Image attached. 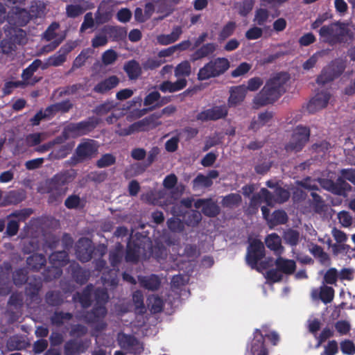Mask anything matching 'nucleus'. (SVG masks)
Masks as SVG:
<instances>
[{"mask_svg":"<svg viewBox=\"0 0 355 355\" xmlns=\"http://www.w3.org/2000/svg\"><path fill=\"white\" fill-rule=\"evenodd\" d=\"M289 79L286 73H279L270 78L262 89L253 99V103L257 107L273 104L285 93V85Z\"/></svg>","mask_w":355,"mask_h":355,"instance_id":"obj_1","label":"nucleus"},{"mask_svg":"<svg viewBox=\"0 0 355 355\" xmlns=\"http://www.w3.org/2000/svg\"><path fill=\"white\" fill-rule=\"evenodd\" d=\"M320 42L331 46L346 43L353 37L348 25L340 21L331 22L320 27L318 31Z\"/></svg>","mask_w":355,"mask_h":355,"instance_id":"obj_2","label":"nucleus"},{"mask_svg":"<svg viewBox=\"0 0 355 355\" xmlns=\"http://www.w3.org/2000/svg\"><path fill=\"white\" fill-rule=\"evenodd\" d=\"M30 10L19 7H13L7 15V21L11 26H25L31 19L42 17L44 15L45 6L37 5V1H33Z\"/></svg>","mask_w":355,"mask_h":355,"instance_id":"obj_3","label":"nucleus"},{"mask_svg":"<svg viewBox=\"0 0 355 355\" xmlns=\"http://www.w3.org/2000/svg\"><path fill=\"white\" fill-rule=\"evenodd\" d=\"M230 63L226 58H216L209 60L197 74L200 81L207 80L211 78H217L224 74L230 68Z\"/></svg>","mask_w":355,"mask_h":355,"instance_id":"obj_4","label":"nucleus"},{"mask_svg":"<svg viewBox=\"0 0 355 355\" xmlns=\"http://www.w3.org/2000/svg\"><path fill=\"white\" fill-rule=\"evenodd\" d=\"M100 120L94 116H90L85 121L78 123H70L62 131L64 139L69 137H78L86 135L93 131L98 125Z\"/></svg>","mask_w":355,"mask_h":355,"instance_id":"obj_5","label":"nucleus"},{"mask_svg":"<svg viewBox=\"0 0 355 355\" xmlns=\"http://www.w3.org/2000/svg\"><path fill=\"white\" fill-rule=\"evenodd\" d=\"M346 68L345 61L336 58L324 67L320 74L317 77L316 82L318 85H324L340 77Z\"/></svg>","mask_w":355,"mask_h":355,"instance_id":"obj_6","label":"nucleus"},{"mask_svg":"<svg viewBox=\"0 0 355 355\" xmlns=\"http://www.w3.org/2000/svg\"><path fill=\"white\" fill-rule=\"evenodd\" d=\"M310 138V129L302 125H297L293 130L289 141L285 145L287 153L300 152Z\"/></svg>","mask_w":355,"mask_h":355,"instance_id":"obj_7","label":"nucleus"},{"mask_svg":"<svg viewBox=\"0 0 355 355\" xmlns=\"http://www.w3.org/2000/svg\"><path fill=\"white\" fill-rule=\"evenodd\" d=\"M160 118L161 114L153 113L130 125L124 130L125 135H130L135 132H146L153 130L162 124V122L159 121Z\"/></svg>","mask_w":355,"mask_h":355,"instance_id":"obj_8","label":"nucleus"},{"mask_svg":"<svg viewBox=\"0 0 355 355\" xmlns=\"http://www.w3.org/2000/svg\"><path fill=\"white\" fill-rule=\"evenodd\" d=\"M265 257V248L263 243L257 239H253L250 241L247 248L245 256L246 263L252 269H257L258 262Z\"/></svg>","mask_w":355,"mask_h":355,"instance_id":"obj_9","label":"nucleus"},{"mask_svg":"<svg viewBox=\"0 0 355 355\" xmlns=\"http://www.w3.org/2000/svg\"><path fill=\"white\" fill-rule=\"evenodd\" d=\"M73 180V177L67 171L55 174L46 182L44 192H52L54 191H64L63 187L67 185Z\"/></svg>","mask_w":355,"mask_h":355,"instance_id":"obj_10","label":"nucleus"},{"mask_svg":"<svg viewBox=\"0 0 355 355\" xmlns=\"http://www.w3.org/2000/svg\"><path fill=\"white\" fill-rule=\"evenodd\" d=\"M228 114V109L225 105L214 106L199 112L196 115V119L201 121H216L224 119Z\"/></svg>","mask_w":355,"mask_h":355,"instance_id":"obj_11","label":"nucleus"},{"mask_svg":"<svg viewBox=\"0 0 355 355\" xmlns=\"http://www.w3.org/2000/svg\"><path fill=\"white\" fill-rule=\"evenodd\" d=\"M12 270V265L8 261H3L0 265V295H7L11 292L10 275Z\"/></svg>","mask_w":355,"mask_h":355,"instance_id":"obj_12","label":"nucleus"},{"mask_svg":"<svg viewBox=\"0 0 355 355\" xmlns=\"http://www.w3.org/2000/svg\"><path fill=\"white\" fill-rule=\"evenodd\" d=\"M107 313L105 306L94 304L90 311H85L83 315V320L87 324H96L102 322Z\"/></svg>","mask_w":355,"mask_h":355,"instance_id":"obj_13","label":"nucleus"},{"mask_svg":"<svg viewBox=\"0 0 355 355\" xmlns=\"http://www.w3.org/2000/svg\"><path fill=\"white\" fill-rule=\"evenodd\" d=\"M330 97L331 94L327 91H322L317 93L309 101L307 105L308 111L310 113H314L319 110L326 107L329 103Z\"/></svg>","mask_w":355,"mask_h":355,"instance_id":"obj_14","label":"nucleus"},{"mask_svg":"<svg viewBox=\"0 0 355 355\" xmlns=\"http://www.w3.org/2000/svg\"><path fill=\"white\" fill-rule=\"evenodd\" d=\"M72 43H67L62 46L59 51L48 59L47 64L49 66L58 67L62 65L67 60V55L74 49Z\"/></svg>","mask_w":355,"mask_h":355,"instance_id":"obj_15","label":"nucleus"},{"mask_svg":"<svg viewBox=\"0 0 355 355\" xmlns=\"http://www.w3.org/2000/svg\"><path fill=\"white\" fill-rule=\"evenodd\" d=\"M94 248L87 239H80L76 245V254L82 262H87L92 258Z\"/></svg>","mask_w":355,"mask_h":355,"instance_id":"obj_16","label":"nucleus"},{"mask_svg":"<svg viewBox=\"0 0 355 355\" xmlns=\"http://www.w3.org/2000/svg\"><path fill=\"white\" fill-rule=\"evenodd\" d=\"M119 78L115 76H110L108 78L98 83L93 88L95 93L104 94L111 89L116 87L119 84Z\"/></svg>","mask_w":355,"mask_h":355,"instance_id":"obj_17","label":"nucleus"},{"mask_svg":"<svg viewBox=\"0 0 355 355\" xmlns=\"http://www.w3.org/2000/svg\"><path fill=\"white\" fill-rule=\"evenodd\" d=\"M230 93L228 105L230 107H235L244 101L246 96L247 89L245 88V85H240L232 87Z\"/></svg>","mask_w":355,"mask_h":355,"instance_id":"obj_18","label":"nucleus"},{"mask_svg":"<svg viewBox=\"0 0 355 355\" xmlns=\"http://www.w3.org/2000/svg\"><path fill=\"white\" fill-rule=\"evenodd\" d=\"M69 270L71 272L72 278L77 284L83 285L87 282L90 273L88 270L81 268L78 263H71L69 265Z\"/></svg>","mask_w":355,"mask_h":355,"instance_id":"obj_19","label":"nucleus"},{"mask_svg":"<svg viewBox=\"0 0 355 355\" xmlns=\"http://www.w3.org/2000/svg\"><path fill=\"white\" fill-rule=\"evenodd\" d=\"M274 117V113L272 111L266 110L260 112L257 118H253L248 127L249 130L257 132L264 125L268 124Z\"/></svg>","mask_w":355,"mask_h":355,"instance_id":"obj_20","label":"nucleus"},{"mask_svg":"<svg viewBox=\"0 0 355 355\" xmlns=\"http://www.w3.org/2000/svg\"><path fill=\"white\" fill-rule=\"evenodd\" d=\"M138 281L141 287L151 291H157L161 285V279L159 276L155 274L139 276Z\"/></svg>","mask_w":355,"mask_h":355,"instance_id":"obj_21","label":"nucleus"},{"mask_svg":"<svg viewBox=\"0 0 355 355\" xmlns=\"http://www.w3.org/2000/svg\"><path fill=\"white\" fill-rule=\"evenodd\" d=\"M87 348V345L83 340L71 339L64 345V355H79L84 353Z\"/></svg>","mask_w":355,"mask_h":355,"instance_id":"obj_22","label":"nucleus"},{"mask_svg":"<svg viewBox=\"0 0 355 355\" xmlns=\"http://www.w3.org/2000/svg\"><path fill=\"white\" fill-rule=\"evenodd\" d=\"M26 198V192L24 189L11 190L4 195V203H3V205H5V207L16 205L25 200Z\"/></svg>","mask_w":355,"mask_h":355,"instance_id":"obj_23","label":"nucleus"},{"mask_svg":"<svg viewBox=\"0 0 355 355\" xmlns=\"http://www.w3.org/2000/svg\"><path fill=\"white\" fill-rule=\"evenodd\" d=\"M73 107V103L69 99H66L46 107V115H50V116L52 117L59 112L65 114L69 112Z\"/></svg>","mask_w":355,"mask_h":355,"instance_id":"obj_24","label":"nucleus"},{"mask_svg":"<svg viewBox=\"0 0 355 355\" xmlns=\"http://www.w3.org/2000/svg\"><path fill=\"white\" fill-rule=\"evenodd\" d=\"M94 140H89L80 144L76 150L77 156L81 159L92 157V155L97 151V147L95 145Z\"/></svg>","mask_w":355,"mask_h":355,"instance_id":"obj_25","label":"nucleus"},{"mask_svg":"<svg viewBox=\"0 0 355 355\" xmlns=\"http://www.w3.org/2000/svg\"><path fill=\"white\" fill-rule=\"evenodd\" d=\"M187 85V80L183 78H178L173 83L170 80L163 81L158 87L159 89L164 92L173 93L184 89Z\"/></svg>","mask_w":355,"mask_h":355,"instance_id":"obj_26","label":"nucleus"},{"mask_svg":"<svg viewBox=\"0 0 355 355\" xmlns=\"http://www.w3.org/2000/svg\"><path fill=\"white\" fill-rule=\"evenodd\" d=\"M102 31L114 42L123 41L127 36V30L118 26H105Z\"/></svg>","mask_w":355,"mask_h":355,"instance_id":"obj_27","label":"nucleus"},{"mask_svg":"<svg viewBox=\"0 0 355 355\" xmlns=\"http://www.w3.org/2000/svg\"><path fill=\"white\" fill-rule=\"evenodd\" d=\"M217 45L215 43H207L203 44L200 48L197 49L190 57V60L192 62L201 60L206 58L214 53L216 50Z\"/></svg>","mask_w":355,"mask_h":355,"instance_id":"obj_28","label":"nucleus"},{"mask_svg":"<svg viewBox=\"0 0 355 355\" xmlns=\"http://www.w3.org/2000/svg\"><path fill=\"white\" fill-rule=\"evenodd\" d=\"M277 270L286 275H292L296 270V263L294 260L279 257L275 261Z\"/></svg>","mask_w":355,"mask_h":355,"instance_id":"obj_29","label":"nucleus"},{"mask_svg":"<svg viewBox=\"0 0 355 355\" xmlns=\"http://www.w3.org/2000/svg\"><path fill=\"white\" fill-rule=\"evenodd\" d=\"M329 190L334 194L339 196H345L346 193L352 190L351 185L344 180L338 177L336 182H329Z\"/></svg>","mask_w":355,"mask_h":355,"instance_id":"obj_30","label":"nucleus"},{"mask_svg":"<svg viewBox=\"0 0 355 355\" xmlns=\"http://www.w3.org/2000/svg\"><path fill=\"white\" fill-rule=\"evenodd\" d=\"M123 70L130 80H137L142 73V69L139 63L135 60L126 62Z\"/></svg>","mask_w":355,"mask_h":355,"instance_id":"obj_31","label":"nucleus"},{"mask_svg":"<svg viewBox=\"0 0 355 355\" xmlns=\"http://www.w3.org/2000/svg\"><path fill=\"white\" fill-rule=\"evenodd\" d=\"M141 245L137 241H129L127 245L125 259L127 262L137 263L139 259Z\"/></svg>","mask_w":355,"mask_h":355,"instance_id":"obj_32","label":"nucleus"},{"mask_svg":"<svg viewBox=\"0 0 355 355\" xmlns=\"http://www.w3.org/2000/svg\"><path fill=\"white\" fill-rule=\"evenodd\" d=\"M288 217L284 210L277 209L275 210L268 222V225L270 229L279 225H284L288 222Z\"/></svg>","mask_w":355,"mask_h":355,"instance_id":"obj_33","label":"nucleus"},{"mask_svg":"<svg viewBox=\"0 0 355 355\" xmlns=\"http://www.w3.org/2000/svg\"><path fill=\"white\" fill-rule=\"evenodd\" d=\"M46 263V257L42 254H34L26 259L28 268L33 271H39L45 266Z\"/></svg>","mask_w":355,"mask_h":355,"instance_id":"obj_34","label":"nucleus"},{"mask_svg":"<svg viewBox=\"0 0 355 355\" xmlns=\"http://www.w3.org/2000/svg\"><path fill=\"white\" fill-rule=\"evenodd\" d=\"M49 259L51 265L62 268L69 262V254L65 250L56 251L50 254Z\"/></svg>","mask_w":355,"mask_h":355,"instance_id":"obj_35","label":"nucleus"},{"mask_svg":"<svg viewBox=\"0 0 355 355\" xmlns=\"http://www.w3.org/2000/svg\"><path fill=\"white\" fill-rule=\"evenodd\" d=\"M182 31L180 26L173 28L172 32L168 35H160L157 37V42L162 45H168L177 41Z\"/></svg>","mask_w":355,"mask_h":355,"instance_id":"obj_36","label":"nucleus"},{"mask_svg":"<svg viewBox=\"0 0 355 355\" xmlns=\"http://www.w3.org/2000/svg\"><path fill=\"white\" fill-rule=\"evenodd\" d=\"M73 315L71 313L55 311L50 318L51 324L56 327H61L64 324V321L71 320Z\"/></svg>","mask_w":355,"mask_h":355,"instance_id":"obj_37","label":"nucleus"},{"mask_svg":"<svg viewBox=\"0 0 355 355\" xmlns=\"http://www.w3.org/2000/svg\"><path fill=\"white\" fill-rule=\"evenodd\" d=\"M62 274V268L55 265L48 266L42 273L45 282H51L53 279H58Z\"/></svg>","mask_w":355,"mask_h":355,"instance_id":"obj_38","label":"nucleus"},{"mask_svg":"<svg viewBox=\"0 0 355 355\" xmlns=\"http://www.w3.org/2000/svg\"><path fill=\"white\" fill-rule=\"evenodd\" d=\"M220 211L219 206L211 198L207 199L205 206L202 209L204 215L208 217H216Z\"/></svg>","mask_w":355,"mask_h":355,"instance_id":"obj_39","label":"nucleus"},{"mask_svg":"<svg viewBox=\"0 0 355 355\" xmlns=\"http://www.w3.org/2000/svg\"><path fill=\"white\" fill-rule=\"evenodd\" d=\"M185 224L190 227H196L202 220L201 213L197 210H191L183 216Z\"/></svg>","mask_w":355,"mask_h":355,"instance_id":"obj_40","label":"nucleus"},{"mask_svg":"<svg viewBox=\"0 0 355 355\" xmlns=\"http://www.w3.org/2000/svg\"><path fill=\"white\" fill-rule=\"evenodd\" d=\"M118 343L121 348L129 349L137 345V340L134 336L121 334L118 336Z\"/></svg>","mask_w":355,"mask_h":355,"instance_id":"obj_41","label":"nucleus"},{"mask_svg":"<svg viewBox=\"0 0 355 355\" xmlns=\"http://www.w3.org/2000/svg\"><path fill=\"white\" fill-rule=\"evenodd\" d=\"M236 28V24L234 21H228L218 33V40L222 42L232 36Z\"/></svg>","mask_w":355,"mask_h":355,"instance_id":"obj_42","label":"nucleus"},{"mask_svg":"<svg viewBox=\"0 0 355 355\" xmlns=\"http://www.w3.org/2000/svg\"><path fill=\"white\" fill-rule=\"evenodd\" d=\"M45 301L51 306H58L63 303V298L60 291H50L45 295Z\"/></svg>","mask_w":355,"mask_h":355,"instance_id":"obj_43","label":"nucleus"},{"mask_svg":"<svg viewBox=\"0 0 355 355\" xmlns=\"http://www.w3.org/2000/svg\"><path fill=\"white\" fill-rule=\"evenodd\" d=\"M265 243L267 248L272 251L278 252L282 249L281 239L276 233L269 234L266 237Z\"/></svg>","mask_w":355,"mask_h":355,"instance_id":"obj_44","label":"nucleus"},{"mask_svg":"<svg viewBox=\"0 0 355 355\" xmlns=\"http://www.w3.org/2000/svg\"><path fill=\"white\" fill-rule=\"evenodd\" d=\"M254 338L251 345V351L255 352L265 346V336L259 329H255L253 333Z\"/></svg>","mask_w":355,"mask_h":355,"instance_id":"obj_45","label":"nucleus"},{"mask_svg":"<svg viewBox=\"0 0 355 355\" xmlns=\"http://www.w3.org/2000/svg\"><path fill=\"white\" fill-rule=\"evenodd\" d=\"M241 201L242 198L240 194L232 193L223 197L221 204L224 207L232 208L239 205Z\"/></svg>","mask_w":355,"mask_h":355,"instance_id":"obj_46","label":"nucleus"},{"mask_svg":"<svg viewBox=\"0 0 355 355\" xmlns=\"http://www.w3.org/2000/svg\"><path fill=\"white\" fill-rule=\"evenodd\" d=\"M42 288V283L40 281L30 282L27 284L25 288L26 295L29 297L31 300L36 298L39 292Z\"/></svg>","mask_w":355,"mask_h":355,"instance_id":"obj_47","label":"nucleus"},{"mask_svg":"<svg viewBox=\"0 0 355 355\" xmlns=\"http://www.w3.org/2000/svg\"><path fill=\"white\" fill-rule=\"evenodd\" d=\"M42 62L40 59L35 60L28 67L24 69L21 73V78L24 81L28 80L33 77L34 73L41 67Z\"/></svg>","mask_w":355,"mask_h":355,"instance_id":"obj_48","label":"nucleus"},{"mask_svg":"<svg viewBox=\"0 0 355 355\" xmlns=\"http://www.w3.org/2000/svg\"><path fill=\"white\" fill-rule=\"evenodd\" d=\"M28 280V273L24 268H18L12 273V282L17 286H21L26 283Z\"/></svg>","mask_w":355,"mask_h":355,"instance_id":"obj_49","label":"nucleus"},{"mask_svg":"<svg viewBox=\"0 0 355 355\" xmlns=\"http://www.w3.org/2000/svg\"><path fill=\"white\" fill-rule=\"evenodd\" d=\"M123 257L122 247L119 245L109 254V260L113 268L118 267Z\"/></svg>","mask_w":355,"mask_h":355,"instance_id":"obj_50","label":"nucleus"},{"mask_svg":"<svg viewBox=\"0 0 355 355\" xmlns=\"http://www.w3.org/2000/svg\"><path fill=\"white\" fill-rule=\"evenodd\" d=\"M191 67L189 61L185 60L178 64L174 71L175 76L180 78L181 76L187 77L191 74Z\"/></svg>","mask_w":355,"mask_h":355,"instance_id":"obj_51","label":"nucleus"},{"mask_svg":"<svg viewBox=\"0 0 355 355\" xmlns=\"http://www.w3.org/2000/svg\"><path fill=\"white\" fill-rule=\"evenodd\" d=\"M115 163L116 157L111 153H105L96 161V166L99 168H102L109 167Z\"/></svg>","mask_w":355,"mask_h":355,"instance_id":"obj_52","label":"nucleus"},{"mask_svg":"<svg viewBox=\"0 0 355 355\" xmlns=\"http://www.w3.org/2000/svg\"><path fill=\"white\" fill-rule=\"evenodd\" d=\"M192 184L193 189L199 187L208 188L213 184V181L209 180V178H207L206 175H204L202 173H199L194 178Z\"/></svg>","mask_w":355,"mask_h":355,"instance_id":"obj_53","label":"nucleus"},{"mask_svg":"<svg viewBox=\"0 0 355 355\" xmlns=\"http://www.w3.org/2000/svg\"><path fill=\"white\" fill-rule=\"evenodd\" d=\"M275 202L284 203L288 201L290 198L291 193L288 190L278 186L274 190Z\"/></svg>","mask_w":355,"mask_h":355,"instance_id":"obj_54","label":"nucleus"},{"mask_svg":"<svg viewBox=\"0 0 355 355\" xmlns=\"http://www.w3.org/2000/svg\"><path fill=\"white\" fill-rule=\"evenodd\" d=\"M334 297V289L331 286H324L320 288V299L324 304L330 303Z\"/></svg>","mask_w":355,"mask_h":355,"instance_id":"obj_55","label":"nucleus"},{"mask_svg":"<svg viewBox=\"0 0 355 355\" xmlns=\"http://www.w3.org/2000/svg\"><path fill=\"white\" fill-rule=\"evenodd\" d=\"M269 18V12L265 8H259L255 12L254 21L259 26H263Z\"/></svg>","mask_w":355,"mask_h":355,"instance_id":"obj_56","label":"nucleus"},{"mask_svg":"<svg viewBox=\"0 0 355 355\" xmlns=\"http://www.w3.org/2000/svg\"><path fill=\"white\" fill-rule=\"evenodd\" d=\"M312 254L319 259V261L324 264L329 260V254L325 252L323 248L318 245H315L311 249Z\"/></svg>","mask_w":355,"mask_h":355,"instance_id":"obj_57","label":"nucleus"},{"mask_svg":"<svg viewBox=\"0 0 355 355\" xmlns=\"http://www.w3.org/2000/svg\"><path fill=\"white\" fill-rule=\"evenodd\" d=\"M284 238L286 243L295 246L299 243L300 233L297 230L290 229L285 232Z\"/></svg>","mask_w":355,"mask_h":355,"instance_id":"obj_58","label":"nucleus"},{"mask_svg":"<svg viewBox=\"0 0 355 355\" xmlns=\"http://www.w3.org/2000/svg\"><path fill=\"white\" fill-rule=\"evenodd\" d=\"M89 49H84L75 58L73 62L72 69H78L83 67L89 57Z\"/></svg>","mask_w":355,"mask_h":355,"instance_id":"obj_59","label":"nucleus"},{"mask_svg":"<svg viewBox=\"0 0 355 355\" xmlns=\"http://www.w3.org/2000/svg\"><path fill=\"white\" fill-rule=\"evenodd\" d=\"M132 301L135 309L139 310L141 313L145 311V306L144 303V295L141 291H136L132 294Z\"/></svg>","mask_w":355,"mask_h":355,"instance_id":"obj_60","label":"nucleus"},{"mask_svg":"<svg viewBox=\"0 0 355 355\" xmlns=\"http://www.w3.org/2000/svg\"><path fill=\"white\" fill-rule=\"evenodd\" d=\"M33 214V209L31 208H24L20 210H16L12 212L8 217L17 218L19 221H25Z\"/></svg>","mask_w":355,"mask_h":355,"instance_id":"obj_61","label":"nucleus"},{"mask_svg":"<svg viewBox=\"0 0 355 355\" xmlns=\"http://www.w3.org/2000/svg\"><path fill=\"white\" fill-rule=\"evenodd\" d=\"M340 350L344 354L354 355L355 354V344L352 340L345 339L340 342Z\"/></svg>","mask_w":355,"mask_h":355,"instance_id":"obj_62","label":"nucleus"},{"mask_svg":"<svg viewBox=\"0 0 355 355\" xmlns=\"http://www.w3.org/2000/svg\"><path fill=\"white\" fill-rule=\"evenodd\" d=\"M118 58L116 52L113 49H108L102 54V62L105 65L113 64Z\"/></svg>","mask_w":355,"mask_h":355,"instance_id":"obj_63","label":"nucleus"},{"mask_svg":"<svg viewBox=\"0 0 355 355\" xmlns=\"http://www.w3.org/2000/svg\"><path fill=\"white\" fill-rule=\"evenodd\" d=\"M338 278V270L335 268H331L325 272L323 277V282L327 284H335Z\"/></svg>","mask_w":355,"mask_h":355,"instance_id":"obj_64","label":"nucleus"}]
</instances>
